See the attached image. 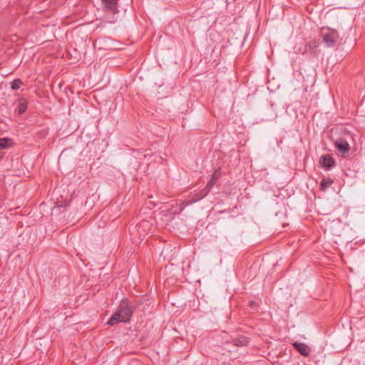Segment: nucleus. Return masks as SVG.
<instances>
[{
	"label": "nucleus",
	"mask_w": 365,
	"mask_h": 365,
	"mask_svg": "<svg viewBox=\"0 0 365 365\" xmlns=\"http://www.w3.org/2000/svg\"><path fill=\"white\" fill-rule=\"evenodd\" d=\"M320 163L323 167L330 169L334 165V160L329 155H325L321 158Z\"/></svg>",
	"instance_id": "obj_6"
},
{
	"label": "nucleus",
	"mask_w": 365,
	"mask_h": 365,
	"mask_svg": "<svg viewBox=\"0 0 365 365\" xmlns=\"http://www.w3.org/2000/svg\"><path fill=\"white\" fill-rule=\"evenodd\" d=\"M27 108V103L24 101H21L19 104V114L21 115L25 113Z\"/></svg>",
	"instance_id": "obj_13"
},
{
	"label": "nucleus",
	"mask_w": 365,
	"mask_h": 365,
	"mask_svg": "<svg viewBox=\"0 0 365 365\" xmlns=\"http://www.w3.org/2000/svg\"><path fill=\"white\" fill-rule=\"evenodd\" d=\"M8 141L7 138H1L0 139V149H5L8 147Z\"/></svg>",
	"instance_id": "obj_14"
},
{
	"label": "nucleus",
	"mask_w": 365,
	"mask_h": 365,
	"mask_svg": "<svg viewBox=\"0 0 365 365\" xmlns=\"http://www.w3.org/2000/svg\"><path fill=\"white\" fill-rule=\"evenodd\" d=\"M293 346L303 356H308L309 354V348L304 343L294 342Z\"/></svg>",
	"instance_id": "obj_5"
},
{
	"label": "nucleus",
	"mask_w": 365,
	"mask_h": 365,
	"mask_svg": "<svg viewBox=\"0 0 365 365\" xmlns=\"http://www.w3.org/2000/svg\"><path fill=\"white\" fill-rule=\"evenodd\" d=\"M322 33L323 35V42L327 47H333L339 38L337 31L330 28H323Z\"/></svg>",
	"instance_id": "obj_2"
},
{
	"label": "nucleus",
	"mask_w": 365,
	"mask_h": 365,
	"mask_svg": "<svg viewBox=\"0 0 365 365\" xmlns=\"http://www.w3.org/2000/svg\"><path fill=\"white\" fill-rule=\"evenodd\" d=\"M103 4L105 5V8L111 11L116 9L117 0H102Z\"/></svg>",
	"instance_id": "obj_8"
},
{
	"label": "nucleus",
	"mask_w": 365,
	"mask_h": 365,
	"mask_svg": "<svg viewBox=\"0 0 365 365\" xmlns=\"http://www.w3.org/2000/svg\"><path fill=\"white\" fill-rule=\"evenodd\" d=\"M22 85V81L20 79H15L11 82V88L12 90H18Z\"/></svg>",
	"instance_id": "obj_12"
},
{
	"label": "nucleus",
	"mask_w": 365,
	"mask_h": 365,
	"mask_svg": "<svg viewBox=\"0 0 365 365\" xmlns=\"http://www.w3.org/2000/svg\"><path fill=\"white\" fill-rule=\"evenodd\" d=\"M132 314L133 309L130 304L128 300H123L108 324L113 326L119 322L126 323L130 321Z\"/></svg>",
	"instance_id": "obj_1"
},
{
	"label": "nucleus",
	"mask_w": 365,
	"mask_h": 365,
	"mask_svg": "<svg viewBox=\"0 0 365 365\" xmlns=\"http://www.w3.org/2000/svg\"><path fill=\"white\" fill-rule=\"evenodd\" d=\"M234 344L236 346H246L247 345L249 340L245 336H238L233 339Z\"/></svg>",
	"instance_id": "obj_7"
},
{
	"label": "nucleus",
	"mask_w": 365,
	"mask_h": 365,
	"mask_svg": "<svg viewBox=\"0 0 365 365\" xmlns=\"http://www.w3.org/2000/svg\"><path fill=\"white\" fill-rule=\"evenodd\" d=\"M148 225H149L148 222L143 221V222H140V224H138V225H136V227H135L137 230V232L140 235L139 238L140 239V240H143L141 238V237L145 236L144 232H143V230L141 231V230H143V228L148 227Z\"/></svg>",
	"instance_id": "obj_10"
},
{
	"label": "nucleus",
	"mask_w": 365,
	"mask_h": 365,
	"mask_svg": "<svg viewBox=\"0 0 365 365\" xmlns=\"http://www.w3.org/2000/svg\"><path fill=\"white\" fill-rule=\"evenodd\" d=\"M219 178V173L218 171H215L213 175H212V177L210 178V179L209 180L208 182H207V185L206 186L207 188H209V190H210L211 188L214 186V185L216 183L217 179Z\"/></svg>",
	"instance_id": "obj_11"
},
{
	"label": "nucleus",
	"mask_w": 365,
	"mask_h": 365,
	"mask_svg": "<svg viewBox=\"0 0 365 365\" xmlns=\"http://www.w3.org/2000/svg\"><path fill=\"white\" fill-rule=\"evenodd\" d=\"M333 182V180L330 178H323L319 185L320 190L325 191Z\"/></svg>",
	"instance_id": "obj_9"
},
{
	"label": "nucleus",
	"mask_w": 365,
	"mask_h": 365,
	"mask_svg": "<svg viewBox=\"0 0 365 365\" xmlns=\"http://www.w3.org/2000/svg\"><path fill=\"white\" fill-rule=\"evenodd\" d=\"M210 190H209V188H207L206 187L202 189L201 191H200L199 192L196 193L194 195V196L192 197V198L190 200H188L187 202H185V205H189L193 202H196L199 200H200L201 199H202L203 197H205L210 192Z\"/></svg>",
	"instance_id": "obj_4"
},
{
	"label": "nucleus",
	"mask_w": 365,
	"mask_h": 365,
	"mask_svg": "<svg viewBox=\"0 0 365 365\" xmlns=\"http://www.w3.org/2000/svg\"><path fill=\"white\" fill-rule=\"evenodd\" d=\"M336 148L342 154H346L349 151V145L346 140L339 138L335 141Z\"/></svg>",
	"instance_id": "obj_3"
}]
</instances>
